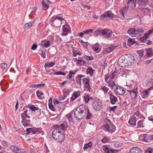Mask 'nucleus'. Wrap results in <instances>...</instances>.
I'll return each mask as SVG.
<instances>
[{
    "instance_id": "1",
    "label": "nucleus",
    "mask_w": 153,
    "mask_h": 153,
    "mask_svg": "<svg viewBox=\"0 0 153 153\" xmlns=\"http://www.w3.org/2000/svg\"><path fill=\"white\" fill-rule=\"evenodd\" d=\"M86 106L85 105H82L77 107L75 110L74 116L77 120L82 119L86 114Z\"/></svg>"
},
{
    "instance_id": "2",
    "label": "nucleus",
    "mask_w": 153,
    "mask_h": 153,
    "mask_svg": "<svg viewBox=\"0 0 153 153\" xmlns=\"http://www.w3.org/2000/svg\"><path fill=\"white\" fill-rule=\"evenodd\" d=\"M104 130L105 131L111 132V133L114 132L116 130V127L113 123L109 120L105 119L104 121Z\"/></svg>"
},
{
    "instance_id": "3",
    "label": "nucleus",
    "mask_w": 153,
    "mask_h": 153,
    "mask_svg": "<svg viewBox=\"0 0 153 153\" xmlns=\"http://www.w3.org/2000/svg\"><path fill=\"white\" fill-rule=\"evenodd\" d=\"M113 15V13H112L111 11H107L104 13L102 14L101 15V17L103 19L102 20L107 21L108 19H109V18L113 19L114 17Z\"/></svg>"
},
{
    "instance_id": "4",
    "label": "nucleus",
    "mask_w": 153,
    "mask_h": 153,
    "mask_svg": "<svg viewBox=\"0 0 153 153\" xmlns=\"http://www.w3.org/2000/svg\"><path fill=\"white\" fill-rule=\"evenodd\" d=\"M92 105L94 109L96 111L100 110L102 108V104L100 100L97 99L94 101Z\"/></svg>"
},
{
    "instance_id": "5",
    "label": "nucleus",
    "mask_w": 153,
    "mask_h": 153,
    "mask_svg": "<svg viewBox=\"0 0 153 153\" xmlns=\"http://www.w3.org/2000/svg\"><path fill=\"white\" fill-rule=\"evenodd\" d=\"M126 62V60L125 58V56L122 55L118 59L117 64L120 67H124L128 65Z\"/></svg>"
},
{
    "instance_id": "6",
    "label": "nucleus",
    "mask_w": 153,
    "mask_h": 153,
    "mask_svg": "<svg viewBox=\"0 0 153 153\" xmlns=\"http://www.w3.org/2000/svg\"><path fill=\"white\" fill-rule=\"evenodd\" d=\"M90 78L87 77L86 78L83 79V83L84 84V86L85 90L90 92H92V90L89 84Z\"/></svg>"
},
{
    "instance_id": "7",
    "label": "nucleus",
    "mask_w": 153,
    "mask_h": 153,
    "mask_svg": "<svg viewBox=\"0 0 153 153\" xmlns=\"http://www.w3.org/2000/svg\"><path fill=\"white\" fill-rule=\"evenodd\" d=\"M93 31V30L92 29H87L83 31L82 32L80 33L79 36L80 37H82L83 36H84L89 37L92 36L91 33Z\"/></svg>"
},
{
    "instance_id": "8",
    "label": "nucleus",
    "mask_w": 153,
    "mask_h": 153,
    "mask_svg": "<svg viewBox=\"0 0 153 153\" xmlns=\"http://www.w3.org/2000/svg\"><path fill=\"white\" fill-rule=\"evenodd\" d=\"M114 90L115 93L119 95H122L125 93L126 91L122 87L116 86L114 87Z\"/></svg>"
},
{
    "instance_id": "9",
    "label": "nucleus",
    "mask_w": 153,
    "mask_h": 153,
    "mask_svg": "<svg viewBox=\"0 0 153 153\" xmlns=\"http://www.w3.org/2000/svg\"><path fill=\"white\" fill-rule=\"evenodd\" d=\"M23 112L21 114V116L22 118L21 123L24 122H27L29 123L30 120H27L26 119V118H29L30 117L29 116L27 115V113H26V110H24V111H22Z\"/></svg>"
},
{
    "instance_id": "10",
    "label": "nucleus",
    "mask_w": 153,
    "mask_h": 153,
    "mask_svg": "<svg viewBox=\"0 0 153 153\" xmlns=\"http://www.w3.org/2000/svg\"><path fill=\"white\" fill-rule=\"evenodd\" d=\"M27 108L30 109L32 111H35L36 110H38L39 108L38 107H36L34 105H33L29 104L27 105H26L23 108L22 111H24L25 110V112L27 113Z\"/></svg>"
},
{
    "instance_id": "11",
    "label": "nucleus",
    "mask_w": 153,
    "mask_h": 153,
    "mask_svg": "<svg viewBox=\"0 0 153 153\" xmlns=\"http://www.w3.org/2000/svg\"><path fill=\"white\" fill-rule=\"evenodd\" d=\"M128 91L132 99H135L137 96L138 93L137 88H136L134 90L132 91L127 90Z\"/></svg>"
},
{
    "instance_id": "12",
    "label": "nucleus",
    "mask_w": 153,
    "mask_h": 153,
    "mask_svg": "<svg viewBox=\"0 0 153 153\" xmlns=\"http://www.w3.org/2000/svg\"><path fill=\"white\" fill-rule=\"evenodd\" d=\"M54 127L55 128L58 129H61L64 131L67 129L68 128V126L67 123L65 122H64L62 123L59 125H55Z\"/></svg>"
},
{
    "instance_id": "13",
    "label": "nucleus",
    "mask_w": 153,
    "mask_h": 153,
    "mask_svg": "<svg viewBox=\"0 0 153 153\" xmlns=\"http://www.w3.org/2000/svg\"><path fill=\"white\" fill-rule=\"evenodd\" d=\"M125 58L126 60V62L128 65L130 64L131 63V62L134 61V56L131 55H129L128 56H127V55H126L125 56Z\"/></svg>"
},
{
    "instance_id": "14",
    "label": "nucleus",
    "mask_w": 153,
    "mask_h": 153,
    "mask_svg": "<svg viewBox=\"0 0 153 153\" xmlns=\"http://www.w3.org/2000/svg\"><path fill=\"white\" fill-rule=\"evenodd\" d=\"M110 91L108 93L109 95V99L112 105L115 104L117 101V99L116 97L114 96L113 94L110 93Z\"/></svg>"
},
{
    "instance_id": "15",
    "label": "nucleus",
    "mask_w": 153,
    "mask_h": 153,
    "mask_svg": "<svg viewBox=\"0 0 153 153\" xmlns=\"http://www.w3.org/2000/svg\"><path fill=\"white\" fill-rule=\"evenodd\" d=\"M62 134L61 131L57 129H56L54 130L53 131L52 133V137L53 138L56 140V139H57V138H58L59 136Z\"/></svg>"
},
{
    "instance_id": "16",
    "label": "nucleus",
    "mask_w": 153,
    "mask_h": 153,
    "mask_svg": "<svg viewBox=\"0 0 153 153\" xmlns=\"http://www.w3.org/2000/svg\"><path fill=\"white\" fill-rule=\"evenodd\" d=\"M112 32L108 29H105L102 32V35H105V37L108 38L110 37L112 34Z\"/></svg>"
},
{
    "instance_id": "17",
    "label": "nucleus",
    "mask_w": 153,
    "mask_h": 153,
    "mask_svg": "<svg viewBox=\"0 0 153 153\" xmlns=\"http://www.w3.org/2000/svg\"><path fill=\"white\" fill-rule=\"evenodd\" d=\"M41 133L42 135L43 134L44 132L42 130V128H36L35 127L33 128L32 134H39Z\"/></svg>"
},
{
    "instance_id": "18",
    "label": "nucleus",
    "mask_w": 153,
    "mask_h": 153,
    "mask_svg": "<svg viewBox=\"0 0 153 153\" xmlns=\"http://www.w3.org/2000/svg\"><path fill=\"white\" fill-rule=\"evenodd\" d=\"M145 50L146 52V55L148 57L153 56V49L152 48H146Z\"/></svg>"
},
{
    "instance_id": "19",
    "label": "nucleus",
    "mask_w": 153,
    "mask_h": 153,
    "mask_svg": "<svg viewBox=\"0 0 153 153\" xmlns=\"http://www.w3.org/2000/svg\"><path fill=\"white\" fill-rule=\"evenodd\" d=\"M142 152V150L139 148L135 147L131 149L129 153H141Z\"/></svg>"
},
{
    "instance_id": "20",
    "label": "nucleus",
    "mask_w": 153,
    "mask_h": 153,
    "mask_svg": "<svg viewBox=\"0 0 153 153\" xmlns=\"http://www.w3.org/2000/svg\"><path fill=\"white\" fill-rule=\"evenodd\" d=\"M135 31V28H131L128 30L127 33L130 36L133 37L136 36Z\"/></svg>"
},
{
    "instance_id": "21",
    "label": "nucleus",
    "mask_w": 153,
    "mask_h": 153,
    "mask_svg": "<svg viewBox=\"0 0 153 153\" xmlns=\"http://www.w3.org/2000/svg\"><path fill=\"white\" fill-rule=\"evenodd\" d=\"M136 118L133 115L129 119L128 121L129 124L131 126L135 125L136 124Z\"/></svg>"
},
{
    "instance_id": "22",
    "label": "nucleus",
    "mask_w": 153,
    "mask_h": 153,
    "mask_svg": "<svg viewBox=\"0 0 153 153\" xmlns=\"http://www.w3.org/2000/svg\"><path fill=\"white\" fill-rule=\"evenodd\" d=\"M151 34H149L148 32H147L145 33L144 36L142 37H140L139 39L140 41H143L145 40V39H147L149 38V37L151 35Z\"/></svg>"
},
{
    "instance_id": "23",
    "label": "nucleus",
    "mask_w": 153,
    "mask_h": 153,
    "mask_svg": "<svg viewBox=\"0 0 153 153\" xmlns=\"http://www.w3.org/2000/svg\"><path fill=\"white\" fill-rule=\"evenodd\" d=\"M103 150L105 153H115V150L113 149H110L107 147H103Z\"/></svg>"
},
{
    "instance_id": "24",
    "label": "nucleus",
    "mask_w": 153,
    "mask_h": 153,
    "mask_svg": "<svg viewBox=\"0 0 153 153\" xmlns=\"http://www.w3.org/2000/svg\"><path fill=\"white\" fill-rule=\"evenodd\" d=\"M136 35H138L139 36H141L144 32L143 30L141 28H135Z\"/></svg>"
},
{
    "instance_id": "25",
    "label": "nucleus",
    "mask_w": 153,
    "mask_h": 153,
    "mask_svg": "<svg viewBox=\"0 0 153 153\" xmlns=\"http://www.w3.org/2000/svg\"><path fill=\"white\" fill-rule=\"evenodd\" d=\"M80 95V92L79 91L75 92L73 93L71 99L72 100H74L77 98Z\"/></svg>"
},
{
    "instance_id": "26",
    "label": "nucleus",
    "mask_w": 153,
    "mask_h": 153,
    "mask_svg": "<svg viewBox=\"0 0 153 153\" xmlns=\"http://www.w3.org/2000/svg\"><path fill=\"white\" fill-rule=\"evenodd\" d=\"M127 45L130 46L136 43L135 39L129 38L127 41Z\"/></svg>"
},
{
    "instance_id": "27",
    "label": "nucleus",
    "mask_w": 153,
    "mask_h": 153,
    "mask_svg": "<svg viewBox=\"0 0 153 153\" xmlns=\"http://www.w3.org/2000/svg\"><path fill=\"white\" fill-rule=\"evenodd\" d=\"M75 59L77 61L76 64L78 65H79L81 66L82 65L85 66L86 65V62L85 61H84L82 59H78L76 58Z\"/></svg>"
},
{
    "instance_id": "28",
    "label": "nucleus",
    "mask_w": 153,
    "mask_h": 153,
    "mask_svg": "<svg viewBox=\"0 0 153 153\" xmlns=\"http://www.w3.org/2000/svg\"><path fill=\"white\" fill-rule=\"evenodd\" d=\"M136 2L140 5H145L148 2V0H135Z\"/></svg>"
},
{
    "instance_id": "29",
    "label": "nucleus",
    "mask_w": 153,
    "mask_h": 153,
    "mask_svg": "<svg viewBox=\"0 0 153 153\" xmlns=\"http://www.w3.org/2000/svg\"><path fill=\"white\" fill-rule=\"evenodd\" d=\"M33 21H32L30 22L26 23L24 25V28L25 30H28L30 27H31L33 23Z\"/></svg>"
},
{
    "instance_id": "30",
    "label": "nucleus",
    "mask_w": 153,
    "mask_h": 153,
    "mask_svg": "<svg viewBox=\"0 0 153 153\" xmlns=\"http://www.w3.org/2000/svg\"><path fill=\"white\" fill-rule=\"evenodd\" d=\"M65 139V135L64 134H60L57 138V139L56 140L57 141L61 143Z\"/></svg>"
},
{
    "instance_id": "31",
    "label": "nucleus",
    "mask_w": 153,
    "mask_h": 153,
    "mask_svg": "<svg viewBox=\"0 0 153 153\" xmlns=\"http://www.w3.org/2000/svg\"><path fill=\"white\" fill-rule=\"evenodd\" d=\"M107 83L108 85V87L111 88V89H112L114 86L116 85L114 82L110 80V79H109Z\"/></svg>"
},
{
    "instance_id": "32",
    "label": "nucleus",
    "mask_w": 153,
    "mask_h": 153,
    "mask_svg": "<svg viewBox=\"0 0 153 153\" xmlns=\"http://www.w3.org/2000/svg\"><path fill=\"white\" fill-rule=\"evenodd\" d=\"M55 64V63L54 62H48L45 63L44 67L45 68H50L53 67Z\"/></svg>"
},
{
    "instance_id": "33",
    "label": "nucleus",
    "mask_w": 153,
    "mask_h": 153,
    "mask_svg": "<svg viewBox=\"0 0 153 153\" xmlns=\"http://www.w3.org/2000/svg\"><path fill=\"white\" fill-rule=\"evenodd\" d=\"M103 30L101 29H98L96 30L94 32V35L96 36H99L101 35L102 34V32L103 31Z\"/></svg>"
},
{
    "instance_id": "34",
    "label": "nucleus",
    "mask_w": 153,
    "mask_h": 153,
    "mask_svg": "<svg viewBox=\"0 0 153 153\" xmlns=\"http://www.w3.org/2000/svg\"><path fill=\"white\" fill-rule=\"evenodd\" d=\"M41 45L42 46L45 47L46 48H48L50 46V41L49 40L42 41Z\"/></svg>"
},
{
    "instance_id": "35",
    "label": "nucleus",
    "mask_w": 153,
    "mask_h": 153,
    "mask_svg": "<svg viewBox=\"0 0 153 153\" xmlns=\"http://www.w3.org/2000/svg\"><path fill=\"white\" fill-rule=\"evenodd\" d=\"M83 98H84V100L85 101V102H88L90 100H93V99L92 97H90L88 95L86 94H85L83 96Z\"/></svg>"
},
{
    "instance_id": "36",
    "label": "nucleus",
    "mask_w": 153,
    "mask_h": 153,
    "mask_svg": "<svg viewBox=\"0 0 153 153\" xmlns=\"http://www.w3.org/2000/svg\"><path fill=\"white\" fill-rule=\"evenodd\" d=\"M94 71V70L91 67H90L87 69L86 72L87 74H89L90 76H91L93 75Z\"/></svg>"
},
{
    "instance_id": "37",
    "label": "nucleus",
    "mask_w": 153,
    "mask_h": 153,
    "mask_svg": "<svg viewBox=\"0 0 153 153\" xmlns=\"http://www.w3.org/2000/svg\"><path fill=\"white\" fill-rule=\"evenodd\" d=\"M116 47L115 46L111 45L107 47L106 48V52L108 53H110L111 52L113 49H115Z\"/></svg>"
},
{
    "instance_id": "38",
    "label": "nucleus",
    "mask_w": 153,
    "mask_h": 153,
    "mask_svg": "<svg viewBox=\"0 0 153 153\" xmlns=\"http://www.w3.org/2000/svg\"><path fill=\"white\" fill-rule=\"evenodd\" d=\"M36 94L37 96L39 99L41 100L43 99V97H41V96H43L44 95L42 91H39V90H37L36 91Z\"/></svg>"
},
{
    "instance_id": "39",
    "label": "nucleus",
    "mask_w": 153,
    "mask_h": 153,
    "mask_svg": "<svg viewBox=\"0 0 153 153\" xmlns=\"http://www.w3.org/2000/svg\"><path fill=\"white\" fill-rule=\"evenodd\" d=\"M57 19L60 21L61 22H62V20H64V19L63 18L60 17L59 16H53L51 18V22L53 23V22L56 19Z\"/></svg>"
},
{
    "instance_id": "40",
    "label": "nucleus",
    "mask_w": 153,
    "mask_h": 153,
    "mask_svg": "<svg viewBox=\"0 0 153 153\" xmlns=\"http://www.w3.org/2000/svg\"><path fill=\"white\" fill-rule=\"evenodd\" d=\"M86 109L88 111H87L86 112V119L87 120L90 119L92 117V114L90 112L87 106Z\"/></svg>"
},
{
    "instance_id": "41",
    "label": "nucleus",
    "mask_w": 153,
    "mask_h": 153,
    "mask_svg": "<svg viewBox=\"0 0 153 153\" xmlns=\"http://www.w3.org/2000/svg\"><path fill=\"white\" fill-rule=\"evenodd\" d=\"M152 135H149V136H146L144 137L143 140L145 142H149L150 140H153Z\"/></svg>"
},
{
    "instance_id": "42",
    "label": "nucleus",
    "mask_w": 153,
    "mask_h": 153,
    "mask_svg": "<svg viewBox=\"0 0 153 153\" xmlns=\"http://www.w3.org/2000/svg\"><path fill=\"white\" fill-rule=\"evenodd\" d=\"M109 89L105 86H103L101 87V88L100 89V90L102 91L105 94H106L107 93L108 91L109 90Z\"/></svg>"
},
{
    "instance_id": "43",
    "label": "nucleus",
    "mask_w": 153,
    "mask_h": 153,
    "mask_svg": "<svg viewBox=\"0 0 153 153\" xmlns=\"http://www.w3.org/2000/svg\"><path fill=\"white\" fill-rule=\"evenodd\" d=\"M149 92L147 90H145L143 91L141 94V96L143 98H145L147 97Z\"/></svg>"
},
{
    "instance_id": "44",
    "label": "nucleus",
    "mask_w": 153,
    "mask_h": 153,
    "mask_svg": "<svg viewBox=\"0 0 153 153\" xmlns=\"http://www.w3.org/2000/svg\"><path fill=\"white\" fill-rule=\"evenodd\" d=\"M62 92L64 94V96L65 97H66L69 94V90H67L66 88H65L63 90Z\"/></svg>"
},
{
    "instance_id": "45",
    "label": "nucleus",
    "mask_w": 153,
    "mask_h": 153,
    "mask_svg": "<svg viewBox=\"0 0 153 153\" xmlns=\"http://www.w3.org/2000/svg\"><path fill=\"white\" fill-rule=\"evenodd\" d=\"M10 149L13 152L17 153V150L18 149V148L13 145H11L10 147Z\"/></svg>"
},
{
    "instance_id": "46",
    "label": "nucleus",
    "mask_w": 153,
    "mask_h": 153,
    "mask_svg": "<svg viewBox=\"0 0 153 153\" xmlns=\"http://www.w3.org/2000/svg\"><path fill=\"white\" fill-rule=\"evenodd\" d=\"M117 74V72L116 71H114L111 74L109 75V76L110 78V80H112L113 79H114L115 76L116 74Z\"/></svg>"
},
{
    "instance_id": "47",
    "label": "nucleus",
    "mask_w": 153,
    "mask_h": 153,
    "mask_svg": "<svg viewBox=\"0 0 153 153\" xmlns=\"http://www.w3.org/2000/svg\"><path fill=\"white\" fill-rule=\"evenodd\" d=\"M92 146V144L91 142H89L88 144H86L84 145L83 149L85 150L88 149Z\"/></svg>"
},
{
    "instance_id": "48",
    "label": "nucleus",
    "mask_w": 153,
    "mask_h": 153,
    "mask_svg": "<svg viewBox=\"0 0 153 153\" xmlns=\"http://www.w3.org/2000/svg\"><path fill=\"white\" fill-rule=\"evenodd\" d=\"M42 6L43 8V9L45 10H46V9H48L49 7V5L45 3L44 0H43L42 1Z\"/></svg>"
},
{
    "instance_id": "49",
    "label": "nucleus",
    "mask_w": 153,
    "mask_h": 153,
    "mask_svg": "<svg viewBox=\"0 0 153 153\" xmlns=\"http://www.w3.org/2000/svg\"><path fill=\"white\" fill-rule=\"evenodd\" d=\"M110 139L109 138L107 137H105L102 140V142L103 143H108L109 142Z\"/></svg>"
},
{
    "instance_id": "50",
    "label": "nucleus",
    "mask_w": 153,
    "mask_h": 153,
    "mask_svg": "<svg viewBox=\"0 0 153 153\" xmlns=\"http://www.w3.org/2000/svg\"><path fill=\"white\" fill-rule=\"evenodd\" d=\"M48 106H49V109L50 110H51V111H55V108H54L53 105V104H52V102L50 103L49 102Z\"/></svg>"
},
{
    "instance_id": "51",
    "label": "nucleus",
    "mask_w": 153,
    "mask_h": 153,
    "mask_svg": "<svg viewBox=\"0 0 153 153\" xmlns=\"http://www.w3.org/2000/svg\"><path fill=\"white\" fill-rule=\"evenodd\" d=\"M141 42L145 43L146 45H151L152 44V42L149 40L145 39L143 41H140Z\"/></svg>"
},
{
    "instance_id": "52",
    "label": "nucleus",
    "mask_w": 153,
    "mask_h": 153,
    "mask_svg": "<svg viewBox=\"0 0 153 153\" xmlns=\"http://www.w3.org/2000/svg\"><path fill=\"white\" fill-rule=\"evenodd\" d=\"M144 120H139L137 122V126L140 127H143V122Z\"/></svg>"
},
{
    "instance_id": "53",
    "label": "nucleus",
    "mask_w": 153,
    "mask_h": 153,
    "mask_svg": "<svg viewBox=\"0 0 153 153\" xmlns=\"http://www.w3.org/2000/svg\"><path fill=\"white\" fill-rule=\"evenodd\" d=\"M53 74H56L57 75H65V74L61 71H56L54 72Z\"/></svg>"
},
{
    "instance_id": "54",
    "label": "nucleus",
    "mask_w": 153,
    "mask_h": 153,
    "mask_svg": "<svg viewBox=\"0 0 153 153\" xmlns=\"http://www.w3.org/2000/svg\"><path fill=\"white\" fill-rule=\"evenodd\" d=\"M7 65L5 63H3L0 65V67L2 69H4L7 68Z\"/></svg>"
},
{
    "instance_id": "55",
    "label": "nucleus",
    "mask_w": 153,
    "mask_h": 153,
    "mask_svg": "<svg viewBox=\"0 0 153 153\" xmlns=\"http://www.w3.org/2000/svg\"><path fill=\"white\" fill-rule=\"evenodd\" d=\"M84 58L88 61L93 60L94 59L93 56H88L87 55L84 56Z\"/></svg>"
},
{
    "instance_id": "56",
    "label": "nucleus",
    "mask_w": 153,
    "mask_h": 153,
    "mask_svg": "<svg viewBox=\"0 0 153 153\" xmlns=\"http://www.w3.org/2000/svg\"><path fill=\"white\" fill-rule=\"evenodd\" d=\"M76 79L77 82L81 84V78H80V77H79L78 75H77L76 77Z\"/></svg>"
},
{
    "instance_id": "57",
    "label": "nucleus",
    "mask_w": 153,
    "mask_h": 153,
    "mask_svg": "<svg viewBox=\"0 0 153 153\" xmlns=\"http://www.w3.org/2000/svg\"><path fill=\"white\" fill-rule=\"evenodd\" d=\"M32 129L33 128H27L26 129V131L27 132L26 134H28L30 133L32 134Z\"/></svg>"
},
{
    "instance_id": "58",
    "label": "nucleus",
    "mask_w": 153,
    "mask_h": 153,
    "mask_svg": "<svg viewBox=\"0 0 153 153\" xmlns=\"http://www.w3.org/2000/svg\"><path fill=\"white\" fill-rule=\"evenodd\" d=\"M117 108V106H114L112 107H111L109 108V110L110 111H112L113 112H115V110Z\"/></svg>"
},
{
    "instance_id": "59",
    "label": "nucleus",
    "mask_w": 153,
    "mask_h": 153,
    "mask_svg": "<svg viewBox=\"0 0 153 153\" xmlns=\"http://www.w3.org/2000/svg\"><path fill=\"white\" fill-rule=\"evenodd\" d=\"M67 118L69 120L70 122H71L72 120L71 115V114H68L66 115Z\"/></svg>"
},
{
    "instance_id": "60",
    "label": "nucleus",
    "mask_w": 153,
    "mask_h": 153,
    "mask_svg": "<svg viewBox=\"0 0 153 153\" xmlns=\"http://www.w3.org/2000/svg\"><path fill=\"white\" fill-rule=\"evenodd\" d=\"M82 54V53L78 52H77V51H76L75 52H73V56L74 57L76 56L77 55H81Z\"/></svg>"
},
{
    "instance_id": "61",
    "label": "nucleus",
    "mask_w": 153,
    "mask_h": 153,
    "mask_svg": "<svg viewBox=\"0 0 153 153\" xmlns=\"http://www.w3.org/2000/svg\"><path fill=\"white\" fill-rule=\"evenodd\" d=\"M63 31L64 35H66L68 34V29L67 28H63Z\"/></svg>"
},
{
    "instance_id": "62",
    "label": "nucleus",
    "mask_w": 153,
    "mask_h": 153,
    "mask_svg": "<svg viewBox=\"0 0 153 153\" xmlns=\"http://www.w3.org/2000/svg\"><path fill=\"white\" fill-rule=\"evenodd\" d=\"M37 47V45L36 44L34 43L33 44L32 46L31 49L33 50H34L36 49Z\"/></svg>"
},
{
    "instance_id": "63",
    "label": "nucleus",
    "mask_w": 153,
    "mask_h": 153,
    "mask_svg": "<svg viewBox=\"0 0 153 153\" xmlns=\"http://www.w3.org/2000/svg\"><path fill=\"white\" fill-rule=\"evenodd\" d=\"M2 144L3 146L5 147H7L8 145V143L6 140L2 141Z\"/></svg>"
},
{
    "instance_id": "64",
    "label": "nucleus",
    "mask_w": 153,
    "mask_h": 153,
    "mask_svg": "<svg viewBox=\"0 0 153 153\" xmlns=\"http://www.w3.org/2000/svg\"><path fill=\"white\" fill-rule=\"evenodd\" d=\"M41 55L44 59H45L46 57L45 52V51H42Z\"/></svg>"
}]
</instances>
